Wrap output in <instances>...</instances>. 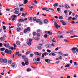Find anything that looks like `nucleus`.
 <instances>
[{"label":"nucleus","mask_w":78,"mask_h":78,"mask_svg":"<svg viewBox=\"0 0 78 78\" xmlns=\"http://www.w3.org/2000/svg\"><path fill=\"white\" fill-rule=\"evenodd\" d=\"M51 46L52 47H54L55 46V44H46V45H45V47L46 48H51Z\"/></svg>","instance_id":"obj_1"},{"label":"nucleus","mask_w":78,"mask_h":78,"mask_svg":"<svg viewBox=\"0 0 78 78\" xmlns=\"http://www.w3.org/2000/svg\"><path fill=\"white\" fill-rule=\"evenodd\" d=\"M31 28L30 27H27V29H25L24 33H27V31H30V30Z\"/></svg>","instance_id":"obj_2"},{"label":"nucleus","mask_w":78,"mask_h":78,"mask_svg":"<svg viewBox=\"0 0 78 78\" xmlns=\"http://www.w3.org/2000/svg\"><path fill=\"white\" fill-rule=\"evenodd\" d=\"M48 55V53L47 52H44V53H42V54L41 55V57H42L43 58H44V57H45V56H46L47 55Z\"/></svg>","instance_id":"obj_3"},{"label":"nucleus","mask_w":78,"mask_h":78,"mask_svg":"<svg viewBox=\"0 0 78 78\" xmlns=\"http://www.w3.org/2000/svg\"><path fill=\"white\" fill-rule=\"evenodd\" d=\"M76 49H77V48L73 47L71 49L73 53H76V51H75V50Z\"/></svg>","instance_id":"obj_4"},{"label":"nucleus","mask_w":78,"mask_h":78,"mask_svg":"<svg viewBox=\"0 0 78 78\" xmlns=\"http://www.w3.org/2000/svg\"><path fill=\"white\" fill-rule=\"evenodd\" d=\"M60 22L62 23L63 25H66V23H65V22L63 20H60Z\"/></svg>","instance_id":"obj_5"},{"label":"nucleus","mask_w":78,"mask_h":78,"mask_svg":"<svg viewBox=\"0 0 78 78\" xmlns=\"http://www.w3.org/2000/svg\"><path fill=\"white\" fill-rule=\"evenodd\" d=\"M54 25L55 27L57 28V29H58V24L56 22H55L54 23Z\"/></svg>","instance_id":"obj_6"},{"label":"nucleus","mask_w":78,"mask_h":78,"mask_svg":"<svg viewBox=\"0 0 78 78\" xmlns=\"http://www.w3.org/2000/svg\"><path fill=\"white\" fill-rule=\"evenodd\" d=\"M45 61L46 62H47V63H50V60L48 59H45Z\"/></svg>","instance_id":"obj_7"},{"label":"nucleus","mask_w":78,"mask_h":78,"mask_svg":"<svg viewBox=\"0 0 78 78\" xmlns=\"http://www.w3.org/2000/svg\"><path fill=\"white\" fill-rule=\"evenodd\" d=\"M57 37H58V38H59L60 39H62V38H63V35H61L60 36L57 35Z\"/></svg>","instance_id":"obj_8"},{"label":"nucleus","mask_w":78,"mask_h":78,"mask_svg":"<svg viewBox=\"0 0 78 78\" xmlns=\"http://www.w3.org/2000/svg\"><path fill=\"white\" fill-rule=\"evenodd\" d=\"M42 10H44L45 11H49V9L48 8V9L42 8Z\"/></svg>","instance_id":"obj_9"},{"label":"nucleus","mask_w":78,"mask_h":78,"mask_svg":"<svg viewBox=\"0 0 78 78\" xmlns=\"http://www.w3.org/2000/svg\"><path fill=\"white\" fill-rule=\"evenodd\" d=\"M49 55L50 56H55L56 55V54H55L54 53H50L49 54Z\"/></svg>","instance_id":"obj_10"},{"label":"nucleus","mask_w":78,"mask_h":78,"mask_svg":"<svg viewBox=\"0 0 78 78\" xmlns=\"http://www.w3.org/2000/svg\"><path fill=\"white\" fill-rule=\"evenodd\" d=\"M18 21L19 22H23V19H20L18 20Z\"/></svg>","instance_id":"obj_11"},{"label":"nucleus","mask_w":78,"mask_h":78,"mask_svg":"<svg viewBox=\"0 0 78 78\" xmlns=\"http://www.w3.org/2000/svg\"><path fill=\"white\" fill-rule=\"evenodd\" d=\"M27 13L25 14L23 12L22 13V15H21V16H22L23 17H25V16L27 15Z\"/></svg>","instance_id":"obj_12"},{"label":"nucleus","mask_w":78,"mask_h":78,"mask_svg":"<svg viewBox=\"0 0 78 78\" xmlns=\"http://www.w3.org/2000/svg\"><path fill=\"white\" fill-rule=\"evenodd\" d=\"M34 53L35 55H37V56H39L40 55L39 52H35Z\"/></svg>","instance_id":"obj_13"},{"label":"nucleus","mask_w":78,"mask_h":78,"mask_svg":"<svg viewBox=\"0 0 78 78\" xmlns=\"http://www.w3.org/2000/svg\"><path fill=\"white\" fill-rule=\"evenodd\" d=\"M16 44L18 45H20V42L19 41H17L16 42Z\"/></svg>","instance_id":"obj_14"},{"label":"nucleus","mask_w":78,"mask_h":78,"mask_svg":"<svg viewBox=\"0 0 78 78\" xmlns=\"http://www.w3.org/2000/svg\"><path fill=\"white\" fill-rule=\"evenodd\" d=\"M7 59L6 58L4 59L3 62H4V63H6V62H7Z\"/></svg>","instance_id":"obj_15"},{"label":"nucleus","mask_w":78,"mask_h":78,"mask_svg":"<svg viewBox=\"0 0 78 78\" xmlns=\"http://www.w3.org/2000/svg\"><path fill=\"white\" fill-rule=\"evenodd\" d=\"M16 66V63H13L11 65V66H12V67H15V66Z\"/></svg>","instance_id":"obj_16"},{"label":"nucleus","mask_w":78,"mask_h":78,"mask_svg":"<svg viewBox=\"0 0 78 78\" xmlns=\"http://www.w3.org/2000/svg\"><path fill=\"white\" fill-rule=\"evenodd\" d=\"M58 6V3H55L53 5L54 7Z\"/></svg>","instance_id":"obj_17"},{"label":"nucleus","mask_w":78,"mask_h":78,"mask_svg":"<svg viewBox=\"0 0 78 78\" xmlns=\"http://www.w3.org/2000/svg\"><path fill=\"white\" fill-rule=\"evenodd\" d=\"M25 65H26V66H28L29 62H25Z\"/></svg>","instance_id":"obj_18"},{"label":"nucleus","mask_w":78,"mask_h":78,"mask_svg":"<svg viewBox=\"0 0 78 78\" xmlns=\"http://www.w3.org/2000/svg\"><path fill=\"white\" fill-rule=\"evenodd\" d=\"M27 2H28V0H24V4L25 5L26 3H27Z\"/></svg>","instance_id":"obj_19"},{"label":"nucleus","mask_w":78,"mask_h":78,"mask_svg":"<svg viewBox=\"0 0 78 78\" xmlns=\"http://www.w3.org/2000/svg\"><path fill=\"white\" fill-rule=\"evenodd\" d=\"M9 53V54H10V55H11V53H12V51H11V50H9L8 51V53Z\"/></svg>","instance_id":"obj_20"},{"label":"nucleus","mask_w":78,"mask_h":78,"mask_svg":"<svg viewBox=\"0 0 78 78\" xmlns=\"http://www.w3.org/2000/svg\"><path fill=\"white\" fill-rule=\"evenodd\" d=\"M7 48H10V47H11L10 46H9V43H7Z\"/></svg>","instance_id":"obj_21"},{"label":"nucleus","mask_w":78,"mask_h":78,"mask_svg":"<svg viewBox=\"0 0 78 78\" xmlns=\"http://www.w3.org/2000/svg\"><path fill=\"white\" fill-rule=\"evenodd\" d=\"M44 23H47L48 22V20L47 19H45L44 20Z\"/></svg>","instance_id":"obj_22"},{"label":"nucleus","mask_w":78,"mask_h":78,"mask_svg":"<svg viewBox=\"0 0 78 78\" xmlns=\"http://www.w3.org/2000/svg\"><path fill=\"white\" fill-rule=\"evenodd\" d=\"M1 41H4V40H5V38H4V37H1L0 39Z\"/></svg>","instance_id":"obj_23"},{"label":"nucleus","mask_w":78,"mask_h":78,"mask_svg":"<svg viewBox=\"0 0 78 78\" xmlns=\"http://www.w3.org/2000/svg\"><path fill=\"white\" fill-rule=\"evenodd\" d=\"M37 48L38 50H41V49L42 48V47H41V46H39L37 47Z\"/></svg>","instance_id":"obj_24"},{"label":"nucleus","mask_w":78,"mask_h":78,"mask_svg":"<svg viewBox=\"0 0 78 78\" xmlns=\"http://www.w3.org/2000/svg\"><path fill=\"white\" fill-rule=\"evenodd\" d=\"M78 37V36L76 35H75L73 36H71L70 37L71 38H73V37Z\"/></svg>","instance_id":"obj_25"},{"label":"nucleus","mask_w":78,"mask_h":78,"mask_svg":"<svg viewBox=\"0 0 78 78\" xmlns=\"http://www.w3.org/2000/svg\"><path fill=\"white\" fill-rule=\"evenodd\" d=\"M37 34V33L35 32H33V36H36Z\"/></svg>","instance_id":"obj_26"},{"label":"nucleus","mask_w":78,"mask_h":78,"mask_svg":"<svg viewBox=\"0 0 78 78\" xmlns=\"http://www.w3.org/2000/svg\"><path fill=\"white\" fill-rule=\"evenodd\" d=\"M4 59L2 58H0V61L1 62H3Z\"/></svg>","instance_id":"obj_27"},{"label":"nucleus","mask_w":78,"mask_h":78,"mask_svg":"<svg viewBox=\"0 0 78 78\" xmlns=\"http://www.w3.org/2000/svg\"><path fill=\"white\" fill-rule=\"evenodd\" d=\"M28 7L29 8H30L31 9V8H33V7L32 6L29 5H28Z\"/></svg>","instance_id":"obj_28"},{"label":"nucleus","mask_w":78,"mask_h":78,"mask_svg":"<svg viewBox=\"0 0 78 78\" xmlns=\"http://www.w3.org/2000/svg\"><path fill=\"white\" fill-rule=\"evenodd\" d=\"M72 17L71 16H69V17L68 18L67 20H71L72 19Z\"/></svg>","instance_id":"obj_29"},{"label":"nucleus","mask_w":78,"mask_h":78,"mask_svg":"<svg viewBox=\"0 0 78 78\" xmlns=\"http://www.w3.org/2000/svg\"><path fill=\"white\" fill-rule=\"evenodd\" d=\"M8 49H6L5 50V53H8Z\"/></svg>","instance_id":"obj_30"},{"label":"nucleus","mask_w":78,"mask_h":78,"mask_svg":"<svg viewBox=\"0 0 78 78\" xmlns=\"http://www.w3.org/2000/svg\"><path fill=\"white\" fill-rule=\"evenodd\" d=\"M21 23H18L17 24V27H20L21 26Z\"/></svg>","instance_id":"obj_31"},{"label":"nucleus","mask_w":78,"mask_h":78,"mask_svg":"<svg viewBox=\"0 0 78 78\" xmlns=\"http://www.w3.org/2000/svg\"><path fill=\"white\" fill-rule=\"evenodd\" d=\"M32 19H33V18L32 17H29L28 18V19L29 20H32Z\"/></svg>","instance_id":"obj_32"},{"label":"nucleus","mask_w":78,"mask_h":78,"mask_svg":"<svg viewBox=\"0 0 78 78\" xmlns=\"http://www.w3.org/2000/svg\"><path fill=\"white\" fill-rule=\"evenodd\" d=\"M2 51H4L5 50V48H2L0 49Z\"/></svg>","instance_id":"obj_33"},{"label":"nucleus","mask_w":78,"mask_h":78,"mask_svg":"<svg viewBox=\"0 0 78 78\" xmlns=\"http://www.w3.org/2000/svg\"><path fill=\"white\" fill-rule=\"evenodd\" d=\"M27 72H30V71H31V69L30 68H28L27 69Z\"/></svg>","instance_id":"obj_34"},{"label":"nucleus","mask_w":78,"mask_h":78,"mask_svg":"<svg viewBox=\"0 0 78 78\" xmlns=\"http://www.w3.org/2000/svg\"><path fill=\"white\" fill-rule=\"evenodd\" d=\"M63 56H68V54H64L62 55Z\"/></svg>","instance_id":"obj_35"},{"label":"nucleus","mask_w":78,"mask_h":78,"mask_svg":"<svg viewBox=\"0 0 78 78\" xmlns=\"http://www.w3.org/2000/svg\"><path fill=\"white\" fill-rule=\"evenodd\" d=\"M21 64L23 66H25V62H23L21 63Z\"/></svg>","instance_id":"obj_36"},{"label":"nucleus","mask_w":78,"mask_h":78,"mask_svg":"<svg viewBox=\"0 0 78 78\" xmlns=\"http://www.w3.org/2000/svg\"><path fill=\"white\" fill-rule=\"evenodd\" d=\"M42 23H43V22H42V21L41 20L40 21L39 25H42Z\"/></svg>","instance_id":"obj_37"},{"label":"nucleus","mask_w":78,"mask_h":78,"mask_svg":"<svg viewBox=\"0 0 78 78\" xmlns=\"http://www.w3.org/2000/svg\"><path fill=\"white\" fill-rule=\"evenodd\" d=\"M17 17V16H16V15H12V16H11V18H12V17H14V18H15V17Z\"/></svg>","instance_id":"obj_38"},{"label":"nucleus","mask_w":78,"mask_h":78,"mask_svg":"<svg viewBox=\"0 0 78 78\" xmlns=\"http://www.w3.org/2000/svg\"><path fill=\"white\" fill-rule=\"evenodd\" d=\"M8 63L10 64H11V63H12V61H11V60H9L8 61Z\"/></svg>","instance_id":"obj_39"},{"label":"nucleus","mask_w":78,"mask_h":78,"mask_svg":"<svg viewBox=\"0 0 78 78\" xmlns=\"http://www.w3.org/2000/svg\"><path fill=\"white\" fill-rule=\"evenodd\" d=\"M58 19H63V18L62 17V16H61L58 17Z\"/></svg>","instance_id":"obj_40"},{"label":"nucleus","mask_w":78,"mask_h":78,"mask_svg":"<svg viewBox=\"0 0 78 78\" xmlns=\"http://www.w3.org/2000/svg\"><path fill=\"white\" fill-rule=\"evenodd\" d=\"M48 34L49 35L51 34H52V32L50 31L48 32Z\"/></svg>","instance_id":"obj_41"},{"label":"nucleus","mask_w":78,"mask_h":78,"mask_svg":"<svg viewBox=\"0 0 78 78\" xmlns=\"http://www.w3.org/2000/svg\"><path fill=\"white\" fill-rule=\"evenodd\" d=\"M39 22H40V19H37L36 20V22H37V23H39Z\"/></svg>","instance_id":"obj_42"},{"label":"nucleus","mask_w":78,"mask_h":78,"mask_svg":"<svg viewBox=\"0 0 78 78\" xmlns=\"http://www.w3.org/2000/svg\"><path fill=\"white\" fill-rule=\"evenodd\" d=\"M28 58H26L24 59V61H25V62H28Z\"/></svg>","instance_id":"obj_43"},{"label":"nucleus","mask_w":78,"mask_h":78,"mask_svg":"<svg viewBox=\"0 0 78 78\" xmlns=\"http://www.w3.org/2000/svg\"><path fill=\"white\" fill-rule=\"evenodd\" d=\"M14 13L16 14H19V11H16L14 12Z\"/></svg>","instance_id":"obj_44"},{"label":"nucleus","mask_w":78,"mask_h":78,"mask_svg":"<svg viewBox=\"0 0 78 78\" xmlns=\"http://www.w3.org/2000/svg\"><path fill=\"white\" fill-rule=\"evenodd\" d=\"M70 66V65L67 64L66 66H65V67H69Z\"/></svg>","instance_id":"obj_45"},{"label":"nucleus","mask_w":78,"mask_h":78,"mask_svg":"<svg viewBox=\"0 0 78 78\" xmlns=\"http://www.w3.org/2000/svg\"><path fill=\"white\" fill-rule=\"evenodd\" d=\"M74 65H75V66H78V63H76V62H74Z\"/></svg>","instance_id":"obj_46"},{"label":"nucleus","mask_w":78,"mask_h":78,"mask_svg":"<svg viewBox=\"0 0 78 78\" xmlns=\"http://www.w3.org/2000/svg\"><path fill=\"white\" fill-rule=\"evenodd\" d=\"M27 44L28 45H29V46H30V45L31 44V43L30 42H29L27 43Z\"/></svg>","instance_id":"obj_47"},{"label":"nucleus","mask_w":78,"mask_h":78,"mask_svg":"<svg viewBox=\"0 0 78 78\" xmlns=\"http://www.w3.org/2000/svg\"><path fill=\"white\" fill-rule=\"evenodd\" d=\"M41 31V30L40 29H38L37 30V33H40Z\"/></svg>","instance_id":"obj_48"},{"label":"nucleus","mask_w":78,"mask_h":78,"mask_svg":"<svg viewBox=\"0 0 78 78\" xmlns=\"http://www.w3.org/2000/svg\"><path fill=\"white\" fill-rule=\"evenodd\" d=\"M19 9L18 8H15L14 9L15 11H18L19 10Z\"/></svg>","instance_id":"obj_49"},{"label":"nucleus","mask_w":78,"mask_h":78,"mask_svg":"<svg viewBox=\"0 0 78 78\" xmlns=\"http://www.w3.org/2000/svg\"><path fill=\"white\" fill-rule=\"evenodd\" d=\"M72 20H76V18H75V17H73L72 19Z\"/></svg>","instance_id":"obj_50"},{"label":"nucleus","mask_w":78,"mask_h":78,"mask_svg":"<svg viewBox=\"0 0 78 78\" xmlns=\"http://www.w3.org/2000/svg\"><path fill=\"white\" fill-rule=\"evenodd\" d=\"M47 36L48 35L47 34H45V35L44 36V37L45 38H47Z\"/></svg>","instance_id":"obj_51"},{"label":"nucleus","mask_w":78,"mask_h":78,"mask_svg":"<svg viewBox=\"0 0 78 78\" xmlns=\"http://www.w3.org/2000/svg\"><path fill=\"white\" fill-rule=\"evenodd\" d=\"M48 9H50V10H51V11H54V9L51 8H48Z\"/></svg>","instance_id":"obj_52"},{"label":"nucleus","mask_w":78,"mask_h":78,"mask_svg":"<svg viewBox=\"0 0 78 78\" xmlns=\"http://www.w3.org/2000/svg\"><path fill=\"white\" fill-rule=\"evenodd\" d=\"M40 61V60L39 58H37V61H38V62H39V61Z\"/></svg>","instance_id":"obj_53"},{"label":"nucleus","mask_w":78,"mask_h":78,"mask_svg":"<svg viewBox=\"0 0 78 78\" xmlns=\"http://www.w3.org/2000/svg\"><path fill=\"white\" fill-rule=\"evenodd\" d=\"M39 39V37H36V39H35L34 40L36 41H38Z\"/></svg>","instance_id":"obj_54"},{"label":"nucleus","mask_w":78,"mask_h":78,"mask_svg":"<svg viewBox=\"0 0 78 78\" xmlns=\"http://www.w3.org/2000/svg\"><path fill=\"white\" fill-rule=\"evenodd\" d=\"M37 36L38 37H40V36H41V35L40 34L38 33L37 34Z\"/></svg>","instance_id":"obj_55"},{"label":"nucleus","mask_w":78,"mask_h":78,"mask_svg":"<svg viewBox=\"0 0 78 78\" xmlns=\"http://www.w3.org/2000/svg\"><path fill=\"white\" fill-rule=\"evenodd\" d=\"M30 51H28L26 52V55H28V54H30Z\"/></svg>","instance_id":"obj_56"},{"label":"nucleus","mask_w":78,"mask_h":78,"mask_svg":"<svg viewBox=\"0 0 78 78\" xmlns=\"http://www.w3.org/2000/svg\"><path fill=\"white\" fill-rule=\"evenodd\" d=\"M28 20V18H25V19L23 20V22H27L26 20Z\"/></svg>","instance_id":"obj_57"},{"label":"nucleus","mask_w":78,"mask_h":78,"mask_svg":"<svg viewBox=\"0 0 78 78\" xmlns=\"http://www.w3.org/2000/svg\"><path fill=\"white\" fill-rule=\"evenodd\" d=\"M64 41L65 42H69V41H68L66 39H65Z\"/></svg>","instance_id":"obj_58"},{"label":"nucleus","mask_w":78,"mask_h":78,"mask_svg":"<svg viewBox=\"0 0 78 78\" xmlns=\"http://www.w3.org/2000/svg\"><path fill=\"white\" fill-rule=\"evenodd\" d=\"M33 55H34L33 54H30V58H31V57H33Z\"/></svg>","instance_id":"obj_59"},{"label":"nucleus","mask_w":78,"mask_h":78,"mask_svg":"<svg viewBox=\"0 0 78 78\" xmlns=\"http://www.w3.org/2000/svg\"><path fill=\"white\" fill-rule=\"evenodd\" d=\"M22 58H23V59H24V58H26V56L25 55H23L22 56Z\"/></svg>","instance_id":"obj_60"},{"label":"nucleus","mask_w":78,"mask_h":78,"mask_svg":"<svg viewBox=\"0 0 78 78\" xmlns=\"http://www.w3.org/2000/svg\"><path fill=\"white\" fill-rule=\"evenodd\" d=\"M57 10L58 11V12H59L60 11V8H57Z\"/></svg>","instance_id":"obj_61"},{"label":"nucleus","mask_w":78,"mask_h":78,"mask_svg":"<svg viewBox=\"0 0 78 78\" xmlns=\"http://www.w3.org/2000/svg\"><path fill=\"white\" fill-rule=\"evenodd\" d=\"M58 55H62V52H58Z\"/></svg>","instance_id":"obj_62"},{"label":"nucleus","mask_w":78,"mask_h":78,"mask_svg":"<svg viewBox=\"0 0 78 78\" xmlns=\"http://www.w3.org/2000/svg\"><path fill=\"white\" fill-rule=\"evenodd\" d=\"M47 51L48 53H50V52H51V50L48 49L47 50Z\"/></svg>","instance_id":"obj_63"},{"label":"nucleus","mask_w":78,"mask_h":78,"mask_svg":"<svg viewBox=\"0 0 78 78\" xmlns=\"http://www.w3.org/2000/svg\"><path fill=\"white\" fill-rule=\"evenodd\" d=\"M19 53V51L16 52L15 54L16 55H17Z\"/></svg>","instance_id":"obj_64"}]
</instances>
